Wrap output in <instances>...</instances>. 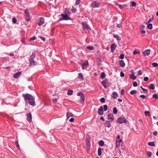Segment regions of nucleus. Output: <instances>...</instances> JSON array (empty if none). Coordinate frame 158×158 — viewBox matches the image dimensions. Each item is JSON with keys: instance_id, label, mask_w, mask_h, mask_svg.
I'll list each match as a JSON object with an SVG mask.
<instances>
[{"instance_id": "obj_1", "label": "nucleus", "mask_w": 158, "mask_h": 158, "mask_svg": "<svg viewBox=\"0 0 158 158\" xmlns=\"http://www.w3.org/2000/svg\"><path fill=\"white\" fill-rule=\"evenodd\" d=\"M26 103H28L32 106L35 105V98L31 95L27 93L23 94Z\"/></svg>"}, {"instance_id": "obj_2", "label": "nucleus", "mask_w": 158, "mask_h": 158, "mask_svg": "<svg viewBox=\"0 0 158 158\" xmlns=\"http://www.w3.org/2000/svg\"><path fill=\"white\" fill-rule=\"evenodd\" d=\"M37 53V52L36 51H34L30 56L29 60L30 64L31 65L34 66L36 64L35 62L34 59Z\"/></svg>"}, {"instance_id": "obj_3", "label": "nucleus", "mask_w": 158, "mask_h": 158, "mask_svg": "<svg viewBox=\"0 0 158 158\" xmlns=\"http://www.w3.org/2000/svg\"><path fill=\"white\" fill-rule=\"evenodd\" d=\"M127 121L126 119L124 117H119L117 119V122L119 124L125 123Z\"/></svg>"}, {"instance_id": "obj_4", "label": "nucleus", "mask_w": 158, "mask_h": 158, "mask_svg": "<svg viewBox=\"0 0 158 158\" xmlns=\"http://www.w3.org/2000/svg\"><path fill=\"white\" fill-rule=\"evenodd\" d=\"M62 18L60 19L62 20H68L70 19V18L68 16L67 13L65 14H62L61 15Z\"/></svg>"}, {"instance_id": "obj_5", "label": "nucleus", "mask_w": 158, "mask_h": 158, "mask_svg": "<svg viewBox=\"0 0 158 158\" xmlns=\"http://www.w3.org/2000/svg\"><path fill=\"white\" fill-rule=\"evenodd\" d=\"M89 64L88 61H86L83 63L81 64V68L83 70L86 69L88 67Z\"/></svg>"}, {"instance_id": "obj_6", "label": "nucleus", "mask_w": 158, "mask_h": 158, "mask_svg": "<svg viewBox=\"0 0 158 158\" xmlns=\"http://www.w3.org/2000/svg\"><path fill=\"white\" fill-rule=\"evenodd\" d=\"M91 5L94 8H97L100 5L99 2L97 1H93L91 3Z\"/></svg>"}, {"instance_id": "obj_7", "label": "nucleus", "mask_w": 158, "mask_h": 158, "mask_svg": "<svg viewBox=\"0 0 158 158\" xmlns=\"http://www.w3.org/2000/svg\"><path fill=\"white\" fill-rule=\"evenodd\" d=\"M25 13L27 16L26 18V20L27 21H29L30 20V14L28 11V10L26 9L25 10Z\"/></svg>"}, {"instance_id": "obj_8", "label": "nucleus", "mask_w": 158, "mask_h": 158, "mask_svg": "<svg viewBox=\"0 0 158 158\" xmlns=\"http://www.w3.org/2000/svg\"><path fill=\"white\" fill-rule=\"evenodd\" d=\"M108 83V81L107 79H105L104 81H103L101 82V84L105 89L107 88V86L106 85V84Z\"/></svg>"}, {"instance_id": "obj_9", "label": "nucleus", "mask_w": 158, "mask_h": 158, "mask_svg": "<svg viewBox=\"0 0 158 158\" xmlns=\"http://www.w3.org/2000/svg\"><path fill=\"white\" fill-rule=\"evenodd\" d=\"M44 19L43 17H40L39 19L38 25L39 26H42L44 23Z\"/></svg>"}, {"instance_id": "obj_10", "label": "nucleus", "mask_w": 158, "mask_h": 158, "mask_svg": "<svg viewBox=\"0 0 158 158\" xmlns=\"http://www.w3.org/2000/svg\"><path fill=\"white\" fill-rule=\"evenodd\" d=\"M103 108L102 106H100L98 109V114L99 115H102L103 114Z\"/></svg>"}, {"instance_id": "obj_11", "label": "nucleus", "mask_w": 158, "mask_h": 158, "mask_svg": "<svg viewBox=\"0 0 158 158\" xmlns=\"http://www.w3.org/2000/svg\"><path fill=\"white\" fill-rule=\"evenodd\" d=\"M108 118L110 122H111L114 119L113 114H110L108 116Z\"/></svg>"}, {"instance_id": "obj_12", "label": "nucleus", "mask_w": 158, "mask_h": 158, "mask_svg": "<svg viewBox=\"0 0 158 158\" xmlns=\"http://www.w3.org/2000/svg\"><path fill=\"white\" fill-rule=\"evenodd\" d=\"M27 119L29 122H30L32 120L31 114V113H29L27 114Z\"/></svg>"}, {"instance_id": "obj_13", "label": "nucleus", "mask_w": 158, "mask_h": 158, "mask_svg": "<svg viewBox=\"0 0 158 158\" xmlns=\"http://www.w3.org/2000/svg\"><path fill=\"white\" fill-rule=\"evenodd\" d=\"M82 24L84 28L87 29H89L90 28L89 26L87 23L83 22L82 23Z\"/></svg>"}, {"instance_id": "obj_14", "label": "nucleus", "mask_w": 158, "mask_h": 158, "mask_svg": "<svg viewBox=\"0 0 158 158\" xmlns=\"http://www.w3.org/2000/svg\"><path fill=\"white\" fill-rule=\"evenodd\" d=\"M104 125L106 127L108 128H110L111 126V124L110 123V121L106 120L104 123Z\"/></svg>"}, {"instance_id": "obj_15", "label": "nucleus", "mask_w": 158, "mask_h": 158, "mask_svg": "<svg viewBox=\"0 0 158 158\" xmlns=\"http://www.w3.org/2000/svg\"><path fill=\"white\" fill-rule=\"evenodd\" d=\"M21 72H18L15 74L13 76V77L15 78H18L21 75Z\"/></svg>"}, {"instance_id": "obj_16", "label": "nucleus", "mask_w": 158, "mask_h": 158, "mask_svg": "<svg viewBox=\"0 0 158 158\" xmlns=\"http://www.w3.org/2000/svg\"><path fill=\"white\" fill-rule=\"evenodd\" d=\"M116 45L115 44H112L110 47L111 51L112 52H113L115 49Z\"/></svg>"}, {"instance_id": "obj_17", "label": "nucleus", "mask_w": 158, "mask_h": 158, "mask_svg": "<svg viewBox=\"0 0 158 158\" xmlns=\"http://www.w3.org/2000/svg\"><path fill=\"white\" fill-rule=\"evenodd\" d=\"M118 96V94L115 92H114L112 94V98L113 99H115Z\"/></svg>"}, {"instance_id": "obj_18", "label": "nucleus", "mask_w": 158, "mask_h": 158, "mask_svg": "<svg viewBox=\"0 0 158 158\" xmlns=\"http://www.w3.org/2000/svg\"><path fill=\"white\" fill-rule=\"evenodd\" d=\"M150 50L147 49L145 50L143 52V54L144 56H148L150 54Z\"/></svg>"}, {"instance_id": "obj_19", "label": "nucleus", "mask_w": 158, "mask_h": 158, "mask_svg": "<svg viewBox=\"0 0 158 158\" xmlns=\"http://www.w3.org/2000/svg\"><path fill=\"white\" fill-rule=\"evenodd\" d=\"M117 5L119 7V8L121 9H122L124 8V7H127L128 6V5L126 4H123V5H120L119 4H118Z\"/></svg>"}, {"instance_id": "obj_20", "label": "nucleus", "mask_w": 158, "mask_h": 158, "mask_svg": "<svg viewBox=\"0 0 158 158\" xmlns=\"http://www.w3.org/2000/svg\"><path fill=\"white\" fill-rule=\"evenodd\" d=\"M78 78L79 79H81L82 81L84 80V78L83 76V74L81 73H79L78 74Z\"/></svg>"}, {"instance_id": "obj_21", "label": "nucleus", "mask_w": 158, "mask_h": 158, "mask_svg": "<svg viewBox=\"0 0 158 158\" xmlns=\"http://www.w3.org/2000/svg\"><path fill=\"white\" fill-rule=\"evenodd\" d=\"M119 64L122 67H124L125 65V64L123 60H120L119 61Z\"/></svg>"}, {"instance_id": "obj_22", "label": "nucleus", "mask_w": 158, "mask_h": 158, "mask_svg": "<svg viewBox=\"0 0 158 158\" xmlns=\"http://www.w3.org/2000/svg\"><path fill=\"white\" fill-rule=\"evenodd\" d=\"M67 118L69 119L70 117H72L73 116V115L70 112H68L66 114Z\"/></svg>"}, {"instance_id": "obj_23", "label": "nucleus", "mask_w": 158, "mask_h": 158, "mask_svg": "<svg viewBox=\"0 0 158 158\" xmlns=\"http://www.w3.org/2000/svg\"><path fill=\"white\" fill-rule=\"evenodd\" d=\"M81 98L80 99V101L82 102H84L85 100V97L84 96L83 94H82V95H81Z\"/></svg>"}, {"instance_id": "obj_24", "label": "nucleus", "mask_w": 158, "mask_h": 158, "mask_svg": "<svg viewBox=\"0 0 158 158\" xmlns=\"http://www.w3.org/2000/svg\"><path fill=\"white\" fill-rule=\"evenodd\" d=\"M130 78L132 80H135L136 79V77L133 74H130Z\"/></svg>"}, {"instance_id": "obj_25", "label": "nucleus", "mask_w": 158, "mask_h": 158, "mask_svg": "<svg viewBox=\"0 0 158 158\" xmlns=\"http://www.w3.org/2000/svg\"><path fill=\"white\" fill-rule=\"evenodd\" d=\"M147 27L148 28L150 29H152V25L151 23H148L147 24Z\"/></svg>"}, {"instance_id": "obj_26", "label": "nucleus", "mask_w": 158, "mask_h": 158, "mask_svg": "<svg viewBox=\"0 0 158 158\" xmlns=\"http://www.w3.org/2000/svg\"><path fill=\"white\" fill-rule=\"evenodd\" d=\"M148 145L151 146H155V143L154 142H149L148 143Z\"/></svg>"}, {"instance_id": "obj_27", "label": "nucleus", "mask_w": 158, "mask_h": 158, "mask_svg": "<svg viewBox=\"0 0 158 158\" xmlns=\"http://www.w3.org/2000/svg\"><path fill=\"white\" fill-rule=\"evenodd\" d=\"M141 89L143 90L144 93L147 94L148 93V91L147 89L143 88L142 86H140Z\"/></svg>"}, {"instance_id": "obj_28", "label": "nucleus", "mask_w": 158, "mask_h": 158, "mask_svg": "<svg viewBox=\"0 0 158 158\" xmlns=\"http://www.w3.org/2000/svg\"><path fill=\"white\" fill-rule=\"evenodd\" d=\"M98 156H100L102 153V151L101 148L100 147H99L98 148Z\"/></svg>"}, {"instance_id": "obj_29", "label": "nucleus", "mask_w": 158, "mask_h": 158, "mask_svg": "<svg viewBox=\"0 0 158 158\" xmlns=\"http://www.w3.org/2000/svg\"><path fill=\"white\" fill-rule=\"evenodd\" d=\"M113 36L115 38H116L117 40H120L121 39L120 38L119 36H118V35H113Z\"/></svg>"}, {"instance_id": "obj_30", "label": "nucleus", "mask_w": 158, "mask_h": 158, "mask_svg": "<svg viewBox=\"0 0 158 158\" xmlns=\"http://www.w3.org/2000/svg\"><path fill=\"white\" fill-rule=\"evenodd\" d=\"M113 113L114 114H117L118 110H117V108L116 107H114L113 108Z\"/></svg>"}, {"instance_id": "obj_31", "label": "nucleus", "mask_w": 158, "mask_h": 158, "mask_svg": "<svg viewBox=\"0 0 158 158\" xmlns=\"http://www.w3.org/2000/svg\"><path fill=\"white\" fill-rule=\"evenodd\" d=\"M99 144L100 146H102L104 145V143L103 140H101L99 141Z\"/></svg>"}, {"instance_id": "obj_32", "label": "nucleus", "mask_w": 158, "mask_h": 158, "mask_svg": "<svg viewBox=\"0 0 158 158\" xmlns=\"http://www.w3.org/2000/svg\"><path fill=\"white\" fill-rule=\"evenodd\" d=\"M149 88L152 89H154L155 88V86L153 84H151L149 86Z\"/></svg>"}, {"instance_id": "obj_33", "label": "nucleus", "mask_w": 158, "mask_h": 158, "mask_svg": "<svg viewBox=\"0 0 158 158\" xmlns=\"http://www.w3.org/2000/svg\"><path fill=\"white\" fill-rule=\"evenodd\" d=\"M105 77V74L104 72H102L101 74V77L102 79H103Z\"/></svg>"}, {"instance_id": "obj_34", "label": "nucleus", "mask_w": 158, "mask_h": 158, "mask_svg": "<svg viewBox=\"0 0 158 158\" xmlns=\"http://www.w3.org/2000/svg\"><path fill=\"white\" fill-rule=\"evenodd\" d=\"M73 92V90L71 89L69 90L67 92V94L68 95H71L72 94V93Z\"/></svg>"}, {"instance_id": "obj_35", "label": "nucleus", "mask_w": 158, "mask_h": 158, "mask_svg": "<svg viewBox=\"0 0 158 158\" xmlns=\"http://www.w3.org/2000/svg\"><path fill=\"white\" fill-rule=\"evenodd\" d=\"M104 111H106L108 109V107L107 105H104L103 106Z\"/></svg>"}, {"instance_id": "obj_36", "label": "nucleus", "mask_w": 158, "mask_h": 158, "mask_svg": "<svg viewBox=\"0 0 158 158\" xmlns=\"http://www.w3.org/2000/svg\"><path fill=\"white\" fill-rule=\"evenodd\" d=\"M137 91L136 90H132L131 91L130 94L131 95H133Z\"/></svg>"}, {"instance_id": "obj_37", "label": "nucleus", "mask_w": 158, "mask_h": 158, "mask_svg": "<svg viewBox=\"0 0 158 158\" xmlns=\"http://www.w3.org/2000/svg\"><path fill=\"white\" fill-rule=\"evenodd\" d=\"M147 154L149 157H151L152 156V152L150 151H147Z\"/></svg>"}, {"instance_id": "obj_38", "label": "nucleus", "mask_w": 158, "mask_h": 158, "mask_svg": "<svg viewBox=\"0 0 158 158\" xmlns=\"http://www.w3.org/2000/svg\"><path fill=\"white\" fill-rule=\"evenodd\" d=\"M153 19V17H152V18H150V19H149L148 21L146 23V24H147L148 23H149L150 22H151L152 21V20Z\"/></svg>"}, {"instance_id": "obj_39", "label": "nucleus", "mask_w": 158, "mask_h": 158, "mask_svg": "<svg viewBox=\"0 0 158 158\" xmlns=\"http://www.w3.org/2000/svg\"><path fill=\"white\" fill-rule=\"evenodd\" d=\"M152 65L154 67H156L158 66V64L156 62L152 63Z\"/></svg>"}, {"instance_id": "obj_40", "label": "nucleus", "mask_w": 158, "mask_h": 158, "mask_svg": "<svg viewBox=\"0 0 158 158\" xmlns=\"http://www.w3.org/2000/svg\"><path fill=\"white\" fill-rule=\"evenodd\" d=\"M131 5L132 7H135L136 6V3L134 1H132L131 3Z\"/></svg>"}, {"instance_id": "obj_41", "label": "nucleus", "mask_w": 158, "mask_h": 158, "mask_svg": "<svg viewBox=\"0 0 158 158\" xmlns=\"http://www.w3.org/2000/svg\"><path fill=\"white\" fill-rule=\"evenodd\" d=\"M152 97L153 98L156 99L158 98V95L157 94H153L152 95Z\"/></svg>"}, {"instance_id": "obj_42", "label": "nucleus", "mask_w": 158, "mask_h": 158, "mask_svg": "<svg viewBox=\"0 0 158 158\" xmlns=\"http://www.w3.org/2000/svg\"><path fill=\"white\" fill-rule=\"evenodd\" d=\"M100 101L101 102H102V103H103L105 102V99L104 98H102L100 99Z\"/></svg>"}, {"instance_id": "obj_43", "label": "nucleus", "mask_w": 158, "mask_h": 158, "mask_svg": "<svg viewBox=\"0 0 158 158\" xmlns=\"http://www.w3.org/2000/svg\"><path fill=\"white\" fill-rule=\"evenodd\" d=\"M87 48L89 50H91L93 49V47L91 46H88L87 47Z\"/></svg>"}, {"instance_id": "obj_44", "label": "nucleus", "mask_w": 158, "mask_h": 158, "mask_svg": "<svg viewBox=\"0 0 158 158\" xmlns=\"http://www.w3.org/2000/svg\"><path fill=\"white\" fill-rule=\"evenodd\" d=\"M144 114L146 116H149L150 114V112L149 111H145Z\"/></svg>"}, {"instance_id": "obj_45", "label": "nucleus", "mask_w": 158, "mask_h": 158, "mask_svg": "<svg viewBox=\"0 0 158 158\" xmlns=\"http://www.w3.org/2000/svg\"><path fill=\"white\" fill-rule=\"evenodd\" d=\"M133 85L134 87H136L138 85V84L136 81H134L133 83Z\"/></svg>"}, {"instance_id": "obj_46", "label": "nucleus", "mask_w": 158, "mask_h": 158, "mask_svg": "<svg viewBox=\"0 0 158 158\" xmlns=\"http://www.w3.org/2000/svg\"><path fill=\"white\" fill-rule=\"evenodd\" d=\"M124 58V55L123 54H121L120 55V56H119V58L123 59Z\"/></svg>"}, {"instance_id": "obj_47", "label": "nucleus", "mask_w": 158, "mask_h": 158, "mask_svg": "<svg viewBox=\"0 0 158 158\" xmlns=\"http://www.w3.org/2000/svg\"><path fill=\"white\" fill-rule=\"evenodd\" d=\"M17 20L15 18H13L12 19V22L13 23H16Z\"/></svg>"}, {"instance_id": "obj_48", "label": "nucleus", "mask_w": 158, "mask_h": 158, "mask_svg": "<svg viewBox=\"0 0 158 158\" xmlns=\"http://www.w3.org/2000/svg\"><path fill=\"white\" fill-rule=\"evenodd\" d=\"M120 76L121 77H123L124 76V74L123 72L121 71L120 72Z\"/></svg>"}, {"instance_id": "obj_49", "label": "nucleus", "mask_w": 158, "mask_h": 158, "mask_svg": "<svg viewBox=\"0 0 158 158\" xmlns=\"http://www.w3.org/2000/svg\"><path fill=\"white\" fill-rule=\"evenodd\" d=\"M139 97L143 99H145L146 98V96L144 95H141L139 96Z\"/></svg>"}, {"instance_id": "obj_50", "label": "nucleus", "mask_w": 158, "mask_h": 158, "mask_svg": "<svg viewBox=\"0 0 158 158\" xmlns=\"http://www.w3.org/2000/svg\"><path fill=\"white\" fill-rule=\"evenodd\" d=\"M140 31L143 34H145L146 33L145 31L142 29H141L140 30Z\"/></svg>"}, {"instance_id": "obj_51", "label": "nucleus", "mask_w": 158, "mask_h": 158, "mask_svg": "<svg viewBox=\"0 0 158 158\" xmlns=\"http://www.w3.org/2000/svg\"><path fill=\"white\" fill-rule=\"evenodd\" d=\"M138 74L139 76L141 75L142 74V73L141 70H139L138 72Z\"/></svg>"}, {"instance_id": "obj_52", "label": "nucleus", "mask_w": 158, "mask_h": 158, "mask_svg": "<svg viewBox=\"0 0 158 158\" xmlns=\"http://www.w3.org/2000/svg\"><path fill=\"white\" fill-rule=\"evenodd\" d=\"M81 0H76V5H78L80 3Z\"/></svg>"}, {"instance_id": "obj_53", "label": "nucleus", "mask_w": 158, "mask_h": 158, "mask_svg": "<svg viewBox=\"0 0 158 158\" xmlns=\"http://www.w3.org/2000/svg\"><path fill=\"white\" fill-rule=\"evenodd\" d=\"M69 120L70 122H73L74 121V119L73 118H72L70 119Z\"/></svg>"}, {"instance_id": "obj_54", "label": "nucleus", "mask_w": 158, "mask_h": 158, "mask_svg": "<svg viewBox=\"0 0 158 158\" xmlns=\"http://www.w3.org/2000/svg\"><path fill=\"white\" fill-rule=\"evenodd\" d=\"M120 143H118L116 141V148H118V147L120 145Z\"/></svg>"}, {"instance_id": "obj_55", "label": "nucleus", "mask_w": 158, "mask_h": 158, "mask_svg": "<svg viewBox=\"0 0 158 158\" xmlns=\"http://www.w3.org/2000/svg\"><path fill=\"white\" fill-rule=\"evenodd\" d=\"M139 52H137L136 50H135L133 52V53L134 55H135L136 54L139 53Z\"/></svg>"}, {"instance_id": "obj_56", "label": "nucleus", "mask_w": 158, "mask_h": 158, "mask_svg": "<svg viewBox=\"0 0 158 158\" xmlns=\"http://www.w3.org/2000/svg\"><path fill=\"white\" fill-rule=\"evenodd\" d=\"M148 77H145L144 78V79H143V80L144 81H148Z\"/></svg>"}, {"instance_id": "obj_57", "label": "nucleus", "mask_w": 158, "mask_h": 158, "mask_svg": "<svg viewBox=\"0 0 158 158\" xmlns=\"http://www.w3.org/2000/svg\"><path fill=\"white\" fill-rule=\"evenodd\" d=\"M153 134L154 136H156L157 134V132L156 131H154Z\"/></svg>"}, {"instance_id": "obj_58", "label": "nucleus", "mask_w": 158, "mask_h": 158, "mask_svg": "<svg viewBox=\"0 0 158 158\" xmlns=\"http://www.w3.org/2000/svg\"><path fill=\"white\" fill-rule=\"evenodd\" d=\"M82 94H83V93L81 92H78L77 93V95L78 96H81V95H82Z\"/></svg>"}, {"instance_id": "obj_59", "label": "nucleus", "mask_w": 158, "mask_h": 158, "mask_svg": "<svg viewBox=\"0 0 158 158\" xmlns=\"http://www.w3.org/2000/svg\"><path fill=\"white\" fill-rule=\"evenodd\" d=\"M116 141L120 143L122 141V140L121 139H119L117 140V139H116Z\"/></svg>"}, {"instance_id": "obj_60", "label": "nucleus", "mask_w": 158, "mask_h": 158, "mask_svg": "<svg viewBox=\"0 0 158 158\" xmlns=\"http://www.w3.org/2000/svg\"><path fill=\"white\" fill-rule=\"evenodd\" d=\"M124 90L123 89H122L121 90V95H123L124 94Z\"/></svg>"}, {"instance_id": "obj_61", "label": "nucleus", "mask_w": 158, "mask_h": 158, "mask_svg": "<svg viewBox=\"0 0 158 158\" xmlns=\"http://www.w3.org/2000/svg\"><path fill=\"white\" fill-rule=\"evenodd\" d=\"M57 98H55L53 100V101L54 103H56L57 102Z\"/></svg>"}, {"instance_id": "obj_62", "label": "nucleus", "mask_w": 158, "mask_h": 158, "mask_svg": "<svg viewBox=\"0 0 158 158\" xmlns=\"http://www.w3.org/2000/svg\"><path fill=\"white\" fill-rule=\"evenodd\" d=\"M40 38L43 41H44L45 40V39L44 37H43L41 36H40Z\"/></svg>"}, {"instance_id": "obj_63", "label": "nucleus", "mask_w": 158, "mask_h": 158, "mask_svg": "<svg viewBox=\"0 0 158 158\" xmlns=\"http://www.w3.org/2000/svg\"><path fill=\"white\" fill-rule=\"evenodd\" d=\"M35 39H36L35 37L34 36L30 38V40H35Z\"/></svg>"}, {"instance_id": "obj_64", "label": "nucleus", "mask_w": 158, "mask_h": 158, "mask_svg": "<svg viewBox=\"0 0 158 158\" xmlns=\"http://www.w3.org/2000/svg\"><path fill=\"white\" fill-rule=\"evenodd\" d=\"M100 120L103 121H105V119L104 118L103 116L101 117L100 118Z\"/></svg>"}]
</instances>
